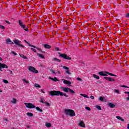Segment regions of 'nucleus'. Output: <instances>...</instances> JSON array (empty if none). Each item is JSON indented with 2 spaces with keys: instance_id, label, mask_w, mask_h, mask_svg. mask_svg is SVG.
Masks as SVG:
<instances>
[{
  "instance_id": "nucleus-1",
  "label": "nucleus",
  "mask_w": 129,
  "mask_h": 129,
  "mask_svg": "<svg viewBox=\"0 0 129 129\" xmlns=\"http://www.w3.org/2000/svg\"><path fill=\"white\" fill-rule=\"evenodd\" d=\"M49 94L51 96L54 95H56V96H59V95H60V96H63V95L67 97V94H66V93H63V92H60V91H51L49 92Z\"/></svg>"
},
{
  "instance_id": "nucleus-2",
  "label": "nucleus",
  "mask_w": 129,
  "mask_h": 129,
  "mask_svg": "<svg viewBox=\"0 0 129 129\" xmlns=\"http://www.w3.org/2000/svg\"><path fill=\"white\" fill-rule=\"evenodd\" d=\"M64 113L67 114V115H69L70 116H75V115H76L75 112L72 109H65Z\"/></svg>"
},
{
  "instance_id": "nucleus-3",
  "label": "nucleus",
  "mask_w": 129,
  "mask_h": 129,
  "mask_svg": "<svg viewBox=\"0 0 129 129\" xmlns=\"http://www.w3.org/2000/svg\"><path fill=\"white\" fill-rule=\"evenodd\" d=\"M61 91H63V92H69V91L71 93H72V94H74V93H75V92H74V91L72 90V89L69 88H66V87H60Z\"/></svg>"
},
{
  "instance_id": "nucleus-4",
  "label": "nucleus",
  "mask_w": 129,
  "mask_h": 129,
  "mask_svg": "<svg viewBox=\"0 0 129 129\" xmlns=\"http://www.w3.org/2000/svg\"><path fill=\"white\" fill-rule=\"evenodd\" d=\"M98 74H99V75H101V76H107V74H108L109 75H110V76H115V77H116V75H113L107 72H100L98 73Z\"/></svg>"
},
{
  "instance_id": "nucleus-5",
  "label": "nucleus",
  "mask_w": 129,
  "mask_h": 129,
  "mask_svg": "<svg viewBox=\"0 0 129 129\" xmlns=\"http://www.w3.org/2000/svg\"><path fill=\"white\" fill-rule=\"evenodd\" d=\"M14 44H16V45H17V46H19V47H21V48H25V46L23 45L21 43V41L19 40V39L15 38L13 40Z\"/></svg>"
},
{
  "instance_id": "nucleus-6",
  "label": "nucleus",
  "mask_w": 129,
  "mask_h": 129,
  "mask_svg": "<svg viewBox=\"0 0 129 129\" xmlns=\"http://www.w3.org/2000/svg\"><path fill=\"white\" fill-rule=\"evenodd\" d=\"M19 26H20V27L24 30V31H26V32H27V31H29V29L26 27V25L24 24L22 21L19 20Z\"/></svg>"
},
{
  "instance_id": "nucleus-7",
  "label": "nucleus",
  "mask_w": 129,
  "mask_h": 129,
  "mask_svg": "<svg viewBox=\"0 0 129 129\" xmlns=\"http://www.w3.org/2000/svg\"><path fill=\"white\" fill-rule=\"evenodd\" d=\"M28 69L30 71V72H32L33 73H35V74L39 73L38 70H36V69L34 68V67L29 66L28 67Z\"/></svg>"
},
{
  "instance_id": "nucleus-8",
  "label": "nucleus",
  "mask_w": 129,
  "mask_h": 129,
  "mask_svg": "<svg viewBox=\"0 0 129 129\" xmlns=\"http://www.w3.org/2000/svg\"><path fill=\"white\" fill-rule=\"evenodd\" d=\"M24 104L27 108H35L36 106L31 103H24Z\"/></svg>"
},
{
  "instance_id": "nucleus-9",
  "label": "nucleus",
  "mask_w": 129,
  "mask_h": 129,
  "mask_svg": "<svg viewBox=\"0 0 129 129\" xmlns=\"http://www.w3.org/2000/svg\"><path fill=\"white\" fill-rule=\"evenodd\" d=\"M59 57H61L63 58V59H66L67 60H71V57L70 56H68V55L64 54H61L59 53Z\"/></svg>"
},
{
  "instance_id": "nucleus-10",
  "label": "nucleus",
  "mask_w": 129,
  "mask_h": 129,
  "mask_svg": "<svg viewBox=\"0 0 129 129\" xmlns=\"http://www.w3.org/2000/svg\"><path fill=\"white\" fill-rule=\"evenodd\" d=\"M5 68L8 69L9 68V67L5 63H2L0 62V71H4L3 69H5Z\"/></svg>"
},
{
  "instance_id": "nucleus-11",
  "label": "nucleus",
  "mask_w": 129,
  "mask_h": 129,
  "mask_svg": "<svg viewBox=\"0 0 129 129\" xmlns=\"http://www.w3.org/2000/svg\"><path fill=\"white\" fill-rule=\"evenodd\" d=\"M6 41V44H10L11 45H13L14 44V42L11 40V39L7 38L5 40Z\"/></svg>"
},
{
  "instance_id": "nucleus-12",
  "label": "nucleus",
  "mask_w": 129,
  "mask_h": 129,
  "mask_svg": "<svg viewBox=\"0 0 129 129\" xmlns=\"http://www.w3.org/2000/svg\"><path fill=\"white\" fill-rule=\"evenodd\" d=\"M79 126H81V127H85V123L83 121H80L79 123L78 124Z\"/></svg>"
},
{
  "instance_id": "nucleus-13",
  "label": "nucleus",
  "mask_w": 129,
  "mask_h": 129,
  "mask_svg": "<svg viewBox=\"0 0 129 129\" xmlns=\"http://www.w3.org/2000/svg\"><path fill=\"white\" fill-rule=\"evenodd\" d=\"M62 81H63L64 84H68V85H70L71 84V82L68 80H66L64 79H62Z\"/></svg>"
},
{
  "instance_id": "nucleus-14",
  "label": "nucleus",
  "mask_w": 129,
  "mask_h": 129,
  "mask_svg": "<svg viewBox=\"0 0 129 129\" xmlns=\"http://www.w3.org/2000/svg\"><path fill=\"white\" fill-rule=\"evenodd\" d=\"M105 79H106V80H108V81H112V82L115 81L114 79H112L111 78L105 77Z\"/></svg>"
},
{
  "instance_id": "nucleus-15",
  "label": "nucleus",
  "mask_w": 129,
  "mask_h": 129,
  "mask_svg": "<svg viewBox=\"0 0 129 129\" xmlns=\"http://www.w3.org/2000/svg\"><path fill=\"white\" fill-rule=\"evenodd\" d=\"M49 79H50V80H52V81H54L55 82L57 81H60V80H58L56 77H54V78L50 77L49 78Z\"/></svg>"
},
{
  "instance_id": "nucleus-16",
  "label": "nucleus",
  "mask_w": 129,
  "mask_h": 129,
  "mask_svg": "<svg viewBox=\"0 0 129 129\" xmlns=\"http://www.w3.org/2000/svg\"><path fill=\"white\" fill-rule=\"evenodd\" d=\"M108 105L111 108H113L115 107V105H114V104H112V103H109L108 104Z\"/></svg>"
},
{
  "instance_id": "nucleus-17",
  "label": "nucleus",
  "mask_w": 129,
  "mask_h": 129,
  "mask_svg": "<svg viewBox=\"0 0 129 129\" xmlns=\"http://www.w3.org/2000/svg\"><path fill=\"white\" fill-rule=\"evenodd\" d=\"M45 126L47 127H51V126H52V124L50 123H49V122H46L45 123Z\"/></svg>"
},
{
  "instance_id": "nucleus-18",
  "label": "nucleus",
  "mask_w": 129,
  "mask_h": 129,
  "mask_svg": "<svg viewBox=\"0 0 129 129\" xmlns=\"http://www.w3.org/2000/svg\"><path fill=\"white\" fill-rule=\"evenodd\" d=\"M116 117L117 119H119V120H121V121H124V119H122V118L119 116H116Z\"/></svg>"
},
{
  "instance_id": "nucleus-19",
  "label": "nucleus",
  "mask_w": 129,
  "mask_h": 129,
  "mask_svg": "<svg viewBox=\"0 0 129 129\" xmlns=\"http://www.w3.org/2000/svg\"><path fill=\"white\" fill-rule=\"evenodd\" d=\"M19 56H20L21 57V58H23V59H28V57H26V56L23 55V54H19Z\"/></svg>"
},
{
  "instance_id": "nucleus-20",
  "label": "nucleus",
  "mask_w": 129,
  "mask_h": 129,
  "mask_svg": "<svg viewBox=\"0 0 129 129\" xmlns=\"http://www.w3.org/2000/svg\"><path fill=\"white\" fill-rule=\"evenodd\" d=\"M38 57H40V58H41L42 59H45V56H44V55L39 53L38 54Z\"/></svg>"
},
{
  "instance_id": "nucleus-21",
  "label": "nucleus",
  "mask_w": 129,
  "mask_h": 129,
  "mask_svg": "<svg viewBox=\"0 0 129 129\" xmlns=\"http://www.w3.org/2000/svg\"><path fill=\"white\" fill-rule=\"evenodd\" d=\"M44 47L45 49H50V48H51V46L48 44H44Z\"/></svg>"
},
{
  "instance_id": "nucleus-22",
  "label": "nucleus",
  "mask_w": 129,
  "mask_h": 129,
  "mask_svg": "<svg viewBox=\"0 0 129 129\" xmlns=\"http://www.w3.org/2000/svg\"><path fill=\"white\" fill-rule=\"evenodd\" d=\"M27 44H28V45L29 46V47H33V48H36V49H37L38 50L39 48L38 47H36V46H34V45H31L30 43H29V42H26Z\"/></svg>"
},
{
  "instance_id": "nucleus-23",
  "label": "nucleus",
  "mask_w": 129,
  "mask_h": 129,
  "mask_svg": "<svg viewBox=\"0 0 129 129\" xmlns=\"http://www.w3.org/2000/svg\"><path fill=\"white\" fill-rule=\"evenodd\" d=\"M11 102H12V103H14V104L17 103V99H16L15 98H13L12 99V100L11 101Z\"/></svg>"
},
{
  "instance_id": "nucleus-24",
  "label": "nucleus",
  "mask_w": 129,
  "mask_h": 129,
  "mask_svg": "<svg viewBox=\"0 0 129 129\" xmlns=\"http://www.w3.org/2000/svg\"><path fill=\"white\" fill-rule=\"evenodd\" d=\"M36 109L37 110V111H40V112H42L43 110H42L41 108H40L39 107H37L36 108Z\"/></svg>"
},
{
  "instance_id": "nucleus-25",
  "label": "nucleus",
  "mask_w": 129,
  "mask_h": 129,
  "mask_svg": "<svg viewBox=\"0 0 129 129\" xmlns=\"http://www.w3.org/2000/svg\"><path fill=\"white\" fill-rule=\"evenodd\" d=\"M93 76L94 78H95L96 79H99V76H98L95 74H93Z\"/></svg>"
},
{
  "instance_id": "nucleus-26",
  "label": "nucleus",
  "mask_w": 129,
  "mask_h": 129,
  "mask_svg": "<svg viewBox=\"0 0 129 129\" xmlns=\"http://www.w3.org/2000/svg\"><path fill=\"white\" fill-rule=\"evenodd\" d=\"M27 115H28V116H30V117H32L33 116V113H31V112H27L26 113Z\"/></svg>"
},
{
  "instance_id": "nucleus-27",
  "label": "nucleus",
  "mask_w": 129,
  "mask_h": 129,
  "mask_svg": "<svg viewBox=\"0 0 129 129\" xmlns=\"http://www.w3.org/2000/svg\"><path fill=\"white\" fill-rule=\"evenodd\" d=\"M34 87H37L38 88H41V86L40 85L37 84H35L34 85Z\"/></svg>"
},
{
  "instance_id": "nucleus-28",
  "label": "nucleus",
  "mask_w": 129,
  "mask_h": 129,
  "mask_svg": "<svg viewBox=\"0 0 129 129\" xmlns=\"http://www.w3.org/2000/svg\"><path fill=\"white\" fill-rule=\"evenodd\" d=\"M80 95H81V96H83L84 97H86V98H89V97H88L87 95L81 94Z\"/></svg>"
},
{
  "instance_id": "nucleus-29",
  "label": "nucleus",
  "mask_w": 129,
  "mask_h": 129,
  "mask_svg": "<svg viewBox=\"0 0 129 129\" xmlns=\"http://www.w3.org/2000/svg\"><path fill=\"white\" fill-rule=\"evenodd\" d=\"M22 81H23V82H24L26 84H29V81H28L27 80H26L25 79H23Z\"/></svg>"
},
{
  "instance_id": "nucleus-30",
  "label": "nucleus",
  "mask_w": 129,
  "mask_h": 129,
  "mask_svg": "<svg viewBox=\"0 0 129 129\" xmlns=\"http://www.w3.org/2000/svg\"><path fill=\"white\" fill-rule=\"evenodd\" d=\"M99 100H100V101H103V100H104V98L102 97H99Z\"/></svg>"
},
{
  "instance_id": "nucleus-31",
  "label": "nucleus",
  "mask_w": 129,
  "mask_h": 129,
  "mask_svg": "<svg viewBox=\"0 0 129 129\" xmlns=\"http://www.w3.org/2000/svg\"><path fill=\"white\" fill-rule=\"evenodd\" d=\"M4 122H5L6 123H7V122L9 121V119H8V118L5 117V118H4Z\"/></svg>"
},
{
  "instance_id": "nucleus-32",
  "label": "nucleus",
  "mask_w": 129,
  "mask_h": 129,
  "mask_svg": "<svg viewBox=\"0 0 129 129\" xmlns=\"http://www.w3.org/2000/svg\"><path fill=\"white\" fill-rule=\"evenodd\" d=\"M3 82L6 84H8L9 83V81H8L7 80H3Z\"/></svg>"
},
{
  "instance_id": "nucleus-33",
  "label": "nucleus",
  "mask_w": 129,
  "mask_h": 129,
  "mask_svg": "<svg viewBox=\"0 0 129 129\" xmlns=\"http://www.w3.org/2000/svg\"><path fill=\"white\" fill-rule=\"evenodd\" d=\"M96 108H97V109H99V110H101V107H100V106L99 105H97L96 106Z\"/></svg>"
},
{
  "instance_id": "nucleus-34",
  "label": "nucleus",
  "mask_w": 129,
  "mask_h": 129,
  "mask_svg": "<svg viewBox=\"0 0 129 129\" xmlns=\"http://www.w3.org/2000/svg\"><path fill=\"white\" fill-rule=\"evenodd\" d=\"M53 60H54V61H56V62H60V59H57V58H54V59H53Z\"/></svg>"
},
{
  "instance_id": "nucleus-35",
  "label": "nucleus",
  "mask_w": 129,
  "mask_h": 129,
  "mask_svg": "<svg viewBox=\"0 0 129 129\" xmlns=\"http://www.w3.org/2000/svg\"><path fill=\"white\" fill-rule=\"evenodd\" d=\"M85 108L87 110H88L89 111H90V110H91V109H90V108L89 107H85Z\"/></svg>"
},
{
  "instance_id": "nucleus-36",
  "label": "nucleus",
  "mask_w": 129,
  "mask_h": 129,
  "mask_svg": "<svg viewBox=\"0 0 129 129\" xmlns=\"http://www.w3.org/2000/svg\"><path fill=\"white\" fill-rule=\"evenodd\" d=\"M44 103L46 106H50V103L48 102H44Z\"/></svg>"
},
{
  "instance_id": "nucleus-37",
  "label": "nucleus",
  "mask_w": 129,
  "mask_h": 129,
  "mask_svg": "<svg viewBox=\"0 0 129 129\" xmlns=\"http://www.w3.org/2000/svg\"><path fill=\"white\" fill-rule=\"evenodd\" d=\"M62 68H63V69H66V70H68L69 69V68L68 67H66V66L62 67Z\"/></svg>"
},
{
  "instance_id": "nucleus-38",
  "label": "nucleus",
  "mask_w": 129,
  "mask_h": 129,
  "mask_svg": "<svg viewBox=\"0 0 129 129\" xmlns=\"http://www.w3.org/2000/svg\"><path fill=\"white\" fill-rule=\"evenodd\" d=\"M66 73H67V74H69V75H70L71 74L70 72H69V71H68V70L66 71Z\"/></svg>"
},
{
  "instance_id": "nucleus-39",
  "label": "nucleus",
  "mask_w": 129,
  "mask_h": 129,
  "mask_svg": "<svg viewBox=\"0 0 129 129\" xmlns=\"http://www.w3.org/2000/svg\"><path fill=\"white\" fill-rule=\"evenodd\" d=\"M11 53L14 54L15 56H17V55H18V54H17V53H16L15 51H12Z\"/></svg>"
},
{
  "instance_id": "nucleus-40",
  "label": "nucleus",
  "mask_w": 129,
  "mask_h": 129,
  "mask_svg": "<svg viewBox=\"0 0 129 129\" xmlns=\"http://www.w3.org/2000/svg\"><path fill=\"white\" fill-rule=\"evenodd\" d=\"M114 92H116V93L117 94L119 93V91H118V90H114Z\"/></svg>"
},
{
  "instance_id": "nucleus-41",
  "label": "nucleus",
  "mask_w": 129,
  "mask_h": 129,
  "mask_svg": "<svg viewBox=\"0 0 129 129\" xmlns=\"http://www.w3.org/2000/svg\"><path fill=\"white\" fill-rule=\"evenodd\" d=\"M0 29H5V27L4 26L0 25Z\"/></svg>"
},
{
  "instance_id": "nucleus-42",
  "label": "nucleus",
  "mask_w": 129,
  "mask_h": 129,
  "mask_svg": "<svg viewBox=\"0 0 129 129\" xmlns=\"http://www.w3.org/2000/svg\"><path fill=\"white\" fill-rule=\"evenodd\" d=\"M121 87H125V88H129V87L128 86H124V85L121 86Z\"/></svg>"
},
{
  "instance_id": "nucleus-43",
  "label": "nucleus",
  "mask_w": 129,
  "mask_h": 129,
  "mask_svg": "<svg viewBox=\"0 0 129 129\" xmlns=\"http://www.w3.org/2000/svg\"><path fill=\"white\" fill-rule=\"evenodd\" d=\"M31 50H32L33 52H37V50H36L34 48H31Z\"/></svg>"
},
{
  "instance_id": "nucleus-44",
  "label": "nucleus",
  "mask_w": 129,
  "mask_h": 129,
  "mask_svg": "<svg viewBox=\"0 0 129 129\" xmlns=\"http://www.w3.org/2000/svg\"><path fill=\"white\" fill-rule=\"evenodd\" d=\"M77 80H79V81H81L82 80V79H81V78H77Z\"/></svg>"
},
{
  "instance_id": "nucleus-45",
  "label": "nucleus",
  "mask_w": 129,
  "mask_h": 129,
  "mask_svg": "<svg viewBox=\"0 0 129 129\" xmlns=\"http://www.w3.org/2000/svg\"><path fill=\"white\" fill-rule=\"evenodd\" d=\"M125 94H128V97H129V92H124Z\"/></svg>"
},
{
  "instance_id": "nucleus-46",
  "label": "nucleus",
  "mask_w": 129,
  "mask_h": 129,
  "mask_svg": "<svg viewBox=\"0 0 129 129\" xmlns=\"http://www.w3.org/2000/svg\"><path fill=\"white\" fill-rule=\"evenodd\" d=\"M40 102H41L42 103H45V102H44V101L43 100V99H41Z\"/></svg>"
},
{
  "instance_id": "nucleus-47",
  "label": "nucleus",
  "mask_w": 129,
  "mask_h": 129,
  "mask_svg": "<svg viewBox=\"0 0 129 129\" xmlns=\"http://www.w3.org/2000/svg\"><path fill=\"white\" fill-rule=\"evenodd\" d=\"M90 98H91V99H94V96H90Z\"/></svg>"
},
{
  "instance_id": "nucleus-48",
  "label": "nucleus",
  "mask_w": 129,
  "mask_h": 129,
  "mask_svg": "<svg viewBox=\"0 0 129 129\" xmlns=\"http://www.w3.org/2000/svg\"><path fill=\"white\" fill-rule=\"evenodd\" d=\"M60 71H58L57 72H56V73L55 74H60Z\"/></svg>"
},
{
  "instance_id": "nucleus-49",
  "label": "nucleus",
  "mask_w": 129,
  "mask_h": 129,
  "mask_svg": "<svg viewBox=\"0 0 129 129\" xmlns=\"http://www.w3.org/2000/svg\"><path fill=\"white\" fill-rule=\"evenodd\" d=\"M126 18H129V14H127L126 15Z\"/></svg>"
},
{
  "instance_id": "nucleus-50",
  "label": "nucleus",
  "mask_w": 129,
  "mask_h": 129,
  "mask_svg": "<svg viewBox=\"0 0 129 129\" xmlns=\"http://www.w3.org/2000/svg\"><path fill=\"white\" fill-rule=\"evenodd\" d=\"M41 91L42 93H45V92H44L42 89L41 90Z\"/></svg>"
},
{
  "instance_id": "nucleus-51",
  "label": "nucleus",
  "mask_w": 129,
  "mask_h": 129,
  "mask_svg": "<svg viewBox=\"0 0 129 129\" xmlns=\"http://www.w3.org/2000/svg\"><path fill=\"white\" fill-rule=\"evenodd\" d=\"M127 128L129 129V123L127 124Z\"/></svg>"
},
{
  "instance_id": "nucleus-52",
  "label": "nucleus",
  "mask_w": 129,
  "mask_h": 129,
  "mask_svg": "<svg viewBox=\"0 0 129 129\" xmlns=\"http://www.w3.org/2000/svg\"><path fill=\"white\" fill-rule=\"evenodd\" d=\"M6 23H7V24H9V25H10V24H11V23H10V22H9V21H6Z\"/></svg>"
},
{
  "instance_id": "nucleus-53",
  "label": "nucleus",
  "mask_w": 129,
  "mask_h": 129,
  "mask_svg": "<svg viewBox=\"0 0 129 129\" xmlns=\"http://www.w3.org/2000/svg\"><path fill=\"white\" fill-rule=\"evenodd\" d=\"M0 61H3V58L0 57Z\"/></svg>"
},
{
  "instance_id": "nucleus-54",
  "label": "nucleus",
  "mask_w": 129,
  "mask_h": 129,
  "mask_svg": "<svg viewBox=\"0 0 129 129\" xmlns=\"http://www.w3.org/2000/svg\"><path fill=\"white\" fill-rule=\"evenodd\" d=\"M52 73H53V74H55V72L54 71H52Z\"/></svg>"
},
{
  "instance_id": "nucleus-55",
  "label": "nucleus",
  "mask_w": 129,
  "mask_h": 129,
  "mask_svg": "<svg viewBox=\"0 0 129 129\" xmlns=\"http://www.w3.org/2000/svg\"><path fill=\"white\" fill-rule=\"evenodd\" d=\"M10 72L11 74H13V72L12 71H10Z\"/></svg>"
},
{
  "instance_id": "nucleus-56",
  "label": "nucleus",
  "mask_w": 129,
  "mask_h": 129,
  "mask_svg": "<svg viewBox=\"0 0 129 129\" xmlns=\"http://www.w3.org/2000/svg\"><path fill=\"white\" fill-rule=\"evenodd\" d=\"M126 100H129V97H126Z\"/></svg>"
},
{
  "instance_id": "nucleus-57",
  "label": "nucleus",
  "mask_w": 129,
  "mask_h": 129,
  "mask_svg": "<svg viewBox=\"0 0 129 129\" xmlns=\"http://www.w3.org/2000/svg\"><path fill=\"white\" fill-rule=\"evenodd\" d=\"M0 92H1V93L3 92V90L0 89Z\"/></svg>"
}]
</instances>
